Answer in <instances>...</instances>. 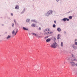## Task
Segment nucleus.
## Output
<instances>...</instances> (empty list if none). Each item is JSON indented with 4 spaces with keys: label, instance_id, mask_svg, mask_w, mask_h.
Masks as SVG:
<instances>
[{
    "label": "nucleus",
    "instance_id": "1",
    "mask_svg": "<svg viewBox=\"0 0 77 77\" xmlns=\"http://www.w3.org/2000/svg\"><path fill=\"white\" fill-rule=\"evenodd\" d=\"M57 44L56 42H54L51 45V47L56 48L57 47Z\"/></svg>",
    "mask_w": 77,
    "mask_h": 77
},
{
    "label": "nucleus",
    "instance_id": "2",
    "mask_svg": "<svg viewBox=\"0 0 77 77\" xmlns=\"http://www.w3.org/2000/svg\"><path fill=\"white\" fill-rule=\"evenodd\" d=\"M52 12H53L52 11H49L48 12L47 14H46L47 16L49 15H50V14H52Z\"/></svg>",
    "mask_w": 77,
    "mask_h": 77
},
{
    "label": "nucleus",
    "instance_id": "3",
    "mask_svg": "<svg viewBox=\"0 0 77 77\" xmlns=\"http://www.w3.org/2000/svg\"><path fill=\"white\" fill-rule=\"evenodd\" d=\"M17 32H18V31H17L15 33V31L13 30L12 32V34H13V35H14V36H15L17 33Z\"/></svg>",
    "mask_w": 77,
    "mask_h": 77
},
{
    "label": "nucleus",
    "instance_id": "4",
    "mask_svg": "<svg viewBox=\"0 0 77 77\" xmlns=\"http://www.w3.org/2000/svg\"><path fill=\"white\" fill-rule=\"evenodd\" d=\"M51 33H53V32L51 31L48 32V33H45V34H46V35H49V34H51Z\"/></svg>",
    "mask_w": 77,
    "mask_h": 77
},
{
    "label": "nucleus",
    "instance_id": "5",
    "mask_svg": "<svg viewBox=\"0 0 77 77\" xmlns=\"http://www.w3.org/2000/svg\"><path fill=\"white\" fill-rule=\"evenodd\" d=\"M70 63L73 66H75V63H74V62H70Z\"/></svg>",
    "mask_w": 77,
    "mask_h": 77
},
{
    "label": "nucleus",
    "instance_id": "6",
    "mask_svg": "<svg viewBox=\"0 0 77 77\" xmlns=\"http://www.w3.org/2000/svg\"><path fill=\"white\" fill-rule=\"evenodd\" d=\"M51 41V39L50 38H48L47 40H46V41L47 42H50V41Z\"/></svg>",
    "mask_w": 77,
    "mask_h": 77
},
{
    "label": "nucleus",
    "instance_id": "7",
    "mask_svg": "<svg viewBox=\"0 0 77 77\" xmlns=\"http://www.w3.org/2000/svg\"><path fill=\"white\" fill-rule=\"evenodd\" d=\"M11 35H8L7 37L6 38L7 39H10V38H11Z\"/></svg>",
    "mask_w": 77,
    "mask_h": 77
},
{
    "label": "nucleus",
    "instance_id": "8",
    "mask_svg": "<svg viewBox=\"0 0 77 77\" xmlns=\"http://www.w3.org/2000/svg\"><path fill=\"white\" fill-rule=\"evenodd\" d=\"M23 29L24 30H29V29L28 28H25L24 27H23Z\"/></svg>",
    "mask_w": 77,
    "mask_h": 77
},
{
    "label": "nucleus",
    "instance_id": "9",
    "mask_svg": "<svg viewBox=\"0 0 77 77\" xmlns=\"http://www.w3.org/2000/svg\"><path fill=\"white\" fill-rule=\"evenodd\" d=\"M72 60H74V61H77V59H75V57H73L72 59Z\"/></svg>",
    "mask_w": 77,
    "mask_h": 77
},
{
    "label": "nucleus",
    "instance_id": "10",
    "mask_svg": "<svg viewBox=\"0 0 77 77\" xmlns=\"http://www.w3.org/2000/svg\"><path fill=\"white\" fill-rule=\"evenodd\" d=\"M49 31V29H46L45 30H44V32H48Z\"/></svg>",
    "mask_w": 77,
    "mask_h": 77
},
{
    "label": "nucleus",
    "instance_id": "11",
    "mask_svg": "<svg viewBox=\"0 0 77 77\" xmlns=\"http://www.w3.org/2000/svg\"><path fill=\"white\" fill-rule=\"evenodd\" d=\"M60 34H58L57 36V39H60Z\"/></svg>",
    "mask_w": 77,
    "mask_h": 77
},
{
    "label": "nucleus",
    "instance_id": "12",
    "mask_svg": "<svg viewBox=\"0 0 77 77\" xmlns=\"http://www.w3.org/2000/svg\"><path fill=\"white\" fill-rule=\"evenodd\" d=\"M57 30H58V32H60V31H61V29H60V28H58L57 29Z\"/></svg>",
    "mask_w": 77,
    "mask_h": 77
},
{
    "label": "nucleus",
    "instance_id": "13",
    "mask_svg": "<svg viewBox=\"0 0 77 77\" xmlns=\"http://www.w3.org/2000/svg\"><path fill=\"white\" fill-rule=\"evenodd\" d=\"M36 25L35 24H33L31 25L32 27H35Z\"/></svg>",
    "mask_w": 77,
    "mask_h": 77
},
{
    "label": "nucleus",
    "instance_id": "14",
    "mask_svg": "<svg viewBox=\"0 0 77 77\" xmlns=\"http://www.w3.org/2000/svg\"><path fill=\"white\" fill-rule=\"evenodd\" d=\"M18 8H19V7H18V5H17L16 7H15V9H18Z\"/></svg>",
    "mask_w": 77,
    "mask_h": 77
},
{
    "label": "nucleus",
    "instance_id": "15",
    "mask_svg": "<svg viewBox=\"0 0 77 77\" xmlns=\"http://www.w3.org/2000/svg\"><path fill=\"white\" fill-rule=\"evenodd\" d=\"M61 47H63V42H61Z\"/></svg>",
    "mask_w": 77,
    "mask_h": 77
},
{
    "label": "nucleus",
    "instance_id": "16",
    "mask_svg": "<svg viewBox=\"0 0 77 77\" xmlns=\"http://www.w3.org/2000/svg\"><path fill=\"white\" fill-rule=\"evenodd\" d=\"M29 21H30V20L29 19H27L26 20V22H29Z\"/></svg>",
    "mask_w": 77,
    "mask_h": 77
},
{
    "label": "nucleus",
    "instance_id": "17",
    "mask_svg": "<svg viewBox=\"0 0 77 77\" xmlns=\"http://www.w3.org/2000/svg\"><path fill=\"white\" fill-rule=\"evenodd\" d=\"M53 27H54V28L56 27V25L55 24L53 25Z\"/></svg>",
    "mask_w": 77,
    "mask_h": 77
},
{
    "label": "nucleus",
    "instance_id": "18",
    "mask_svg": "<svg viewBox=\"0 0 77 77\" xmlns=\"http://www.w3.org/2000/svg\"><path fill=\"white\" fill-rule=\"evenodd\" d=\"M72 17L71 16H70L69 17V19H72Z\"/></svg>",
    "mask_w": 77,
    "mask_h": 77
},
{
    "label": "nucleus",
    "instance_id": "19",
    "mask_svg": "<svg viewBox=\"0 0 77 77\" xmlns=\"http://www.w3.org/2000/svg\"><path fill=\"white\" fill-rule=\"evenodd\" d=\"M66 19L65 18H64L63 19V21H66Z\"/></svg>",
    "mask_w": 77,
    "mask_h": 77
},
{
    "label": "nucleus",
    "instance_id": "20",
    "mask_svg": "<svg viewBox=\"0 0 77 77\" xmlns=\"http://www.w3.org/2000/svg\"><path fill=\"white\" fill-rule=\"evenodd\" d=\"M33 35H35V36H36V34L35 33H33Z\"/></svg>",
    "mask_w": 77,
    "mask_h": 77
},
{
    "label": "nucleus",
    "instance_id": "21",
    "mask_svg": "<svg viewBox=\"0 0 77 77\" xmlns=\"http://www.w3.org/2000/svg\"><path fill=\"white\" fill-rule=\"evenodd\" d=\"M66 21H68L69 20V19L66 18Z\"/></svg>",
    "mask_w": 77,
    "mask_h": 77
},
{
    "label": "nucleus",
    "instance_id": "22",
    "mask_svg": "<svg viewBox=\"0 0 77 77\" xmlns=\"http://www.w3.org/2000/svg\"><path fill=\"white\" fill-rule=\"evenodd\" d=\"M12 27H14V23H12Z\"/></svg>",
    "mask_w": 77,
    "mask_h": 77
},
{
    "label": "nucleus",
    "instance_id": "23",
    "mask_svg": "<svg viewBox=\"0 0 77 77\" xmlns=\"http://www.w3.org/2000/svg\"><path fill=\"white\" fill-rule=\"evenodd\" d=\"M48 38V36H47L46 37H45V38Z\"/></svg>",
    "mask_w": 77,
    "mask_h": 77
},
{
    "label": "nucleus",
    "instance_id": "24",
    "mask_svg": "<svg viewBox=\"0 0 77 77\" xmlns=\"http://www.w3.org/2000/svg\"><path fill=\"white\" fill-rule=\"evenodd\" d=\"M55 40H56V38H54V41H55Z\"/></svg>",
    "mask_w": 77,
    "mask_h": 77
},
{
    "label": "nucleus",
    "instance_id": "25",
    "mask_svg": "<svg viewBox=\"0 0 77 77\" xmlns=\"http://www.w3.org/2000/svg\"><path fill=\"white\" fill-rule=\"evenodd\" d=\"M11 16H13V13H11Z\"/></svg>",
    "mask_w": 77,
    "mask_h": 77
},
{
    "label": "nucleus",
    "instance_id": "26",
    "mask_svg": "<svg viewBox=\"0 0 77 77\" xmlns=\"http://www.w3.org/2000/svg\"><path fill=\"white\" fill-rule=\"evenodd\" d=\"M14 22L16 24V21H15V20H14Z\"/></svg>",
    "mask_w": 77,
    "mask_h": 77
},
{
    "label": "nucleus",
    "instance_id": "27",
    "mask_svg": "<svg viewBox=\"0 0 77 77\" xmlns=\"http://www.w3.org/2000/svg\"><path fill=\"white\" fill-rule=\"evenodd\" d=\"M75 44L76 45H77V42H75Z\"/></svg>",
    "mask_w": 77,
    "mask_h": 77
},
{
    "label": "nucleus",
    "instance_id": "28",
    "mask_svg": "<svg viewBox=\"0 0 77 77\" xmlns=\"http://www.w3.org/2000/svg\"><path fill=\"white\" fill-rule=\"evenodd\" d=\"M72 47H73V48H74V45H73L72 46Z\"/></svg>",
    "mask_w": 77,
    "mask_h": 77
},
{
    "label": "nucleus",
    "instance_id": "29",
    "mask_svg": "<svg viewBox=\"0 0 77 77\" xmlns=\"http://www.w3.org/2000/svg\"><path fill=\"white\" fill-rule=\"evenodd\" d=\"M54 23H56V20H54Z\"/></svg>",
    "mask_w": 77,
    "mask_h": 77
},
{
    "label": "nucleus",
    "instance_id": "30",
    "mask_svg": "<svg viewBox=\"0 0 77 77\" xmlns=\"http://www.w3.org/2000/svg\"><path fill=\"white\" fill-rule=\"evenodd\" d=\"M39 30H41V27H39Z\"/></svg>",
    "mask_w": 77,
    "mask_h": 77
},
{
    "label": "nucleus",
    "instance_id": "31",
    "mask_svg": "<svg viewBox=\"0 0 77 77\" xmlns=\"http://www.w3.org/2000/svg\"><path fill=\"white\" fill-rule=\"evenodd\" d=\"M57 2H59V0H56Z\"/></svg>",
    "mask_w": 77,
    "mask_h": 77
},
{
    "label": "nucleus",
    "instance_id": "32",
    "mask_svg": "<svg viewBox=\"0 0 77 77\" xmlns=\"http://www.w3.org/2000/svg\"><path fill=\"white\" fill-rule=\"evenodd\" d=\"M33 21H34V22H35V20H33Z\"/></svg>",
    "mask_w": 77,
    "mask_h": 77
},
{
    "label": "nucleus",
    "instance_id": "33",
    "mask_svg": "<svg viewBox=\"0 0 77 77\" xmlns=\"http://www.w3.org/2000/svg\"><path fill=\"white\" fill-rule=\"evenodd\" d=\"M75 65H76V66H77V63H76V64H75Z\"/></svg>",
    "mask_w": 77,
    "mask_h": 77
},
{
    "label": "nucleus",
    "instance_id": "34",
    "mask_svg": "<svg viewBox=\"0 0 77 77\" xmlns=\"http://www.w3.org/2000/svg\"><path fill=\"white\" fill-rule=\"evenodd\" d=\"M64 33H66V32H64Z\"/></svg>",
    "mask_w": 77,
    "mask_h": 77
},
{
    "label": "nucleus",
    "instance_id": "35",
    "mask_svg": "<svg viewBox=\"0 0 77 77\" xmlns=\"http://www.w3.org/2000/svg\"><path fill=\"white\" fill-rule=\"evenodd\" d=\"M75 41H77V39H75Z\"/></svg>",
    "mask_w": 77,
    "mask_h": 77
}]
</instances>
